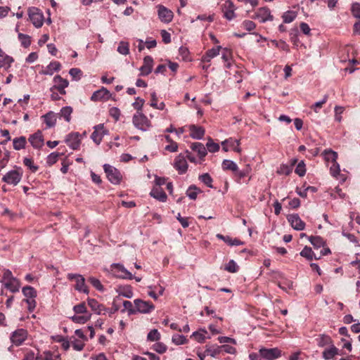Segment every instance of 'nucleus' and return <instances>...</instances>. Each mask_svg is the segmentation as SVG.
<instances>
[{"instance_id":"obj_1","label":"nucleus","mask_w":360,"mask_h":360,"mask_svg":"<svg viewBox=\"0 0 360 360\" xmlns=\"http://www.w3.org/2000/svg\"><path fill=\"white\" fill-rule=\"evenodd\" d=\"M132 122L136 129L143 131H148L151 127L150 121L142 112H136L133 115Z\"/></svg>"},{"instance_id":"obj_2","label":"nucleus","mask_w":360,"mask_h":360,"mask_svg":"<svg viewBox=\"0 0 360 360\" xmlns=\"http://www.w3.org/2000/svg\"><path fill=\"white\" fill-rule=\"evenodd\" d=\"M103 167L109 181L114 185L120 184L122 179L120 172L109 164H104Z\"/></svg>"},{"instance_id":"obj_3","label":"nucleus","mask_w":360,"mask_h":360,"mask_svg":"<svg viewBox=\"0 0 360 360\" xmlns=\"http://www.w3.org/2000/svg\"><path fill=\"white\" fill-rule=\"evenodd\" d=\"M28 15L35 27L39 28L43 25L44 19V15L39 8L36 7L30 8L28 9Z\"/></svg>"},{"instance_id":"obj_4","label":"nucleus","mask_w":360,"mask_h":360,"mask_svg":"<svg viewBox=\"0 0 360 360\" xmlns=\"http://www.w3.org/2000/svg\"><path fill=\"white\" fill-rule=\"evenodd\" d=\"M67 276L69 280H75L76 283L75 288L76 290L86 295L89 294V291L85 283V278L83 276L80 274H68Z\"/></svg>"},{"instance_id":"obj_5","label":"nucleus","mask_w":360,"mask_h":360,"mask_svg":"<svg viewBox=\"0 0 360 360\" xmlns=\"http://www.w3.org/2000/svg\"><path fill=\"white\" fill-rule=\"evenodd\" d=\"M53 82L54 84L50 88V91L56 90L60 95H65L66 94L65 88L69 85V82L66 79H63L60 75H56Z\"/></svg>"},{"instance_id":"obj_6","label":"nucleus","mask_w":360,"mask_h":360,"mask_svg":"<svg viewBox=\"0 0 360 360\" xmlns=\"http://www.w3.org/2000/svg\"><path fill=\"white\" fill-rule=\"evenodd\" d=\"M223 16L228 20H232L236 16L235 11L236 7L231 0H226L221 6Z\"/></svg>"},{"instance_id":"obj_7","label":"nucleus","mask_w":360,"mask_h":360,"mask_svg":"<svg viewBox=\"0 0 360 360\" xmlns=\"http://www.w3.org/2000/svg\"><path fill=\"white\" fill-rule=\"evenodd\" d=\"M260 353L262 359L264 360H276L281 356V351L277 348H260Z\"/></svg>"},{"instance_id":"obj_8","label":"nucleus","mask_w":360,"mask_h":360,"mask_svg":"<svg viewBox=\"0 0 360 360\" xmlns=\"http://www.w3.org/2000/svg\"><path fill=\"white\" fill-rule=\"evenodd\" d=\"M158 18L164 23H169L174 17L173 12L167 7L159 4L157 6Z\"/></svg>"},{"instance_id":"obj_9","label":"nucleus","mask_w":360,"mask_h":360,"mask_svg":"<svg viewBox=\"0 0 360 360\" xmlns=\"http://www.w3.org/2000/svg\"><path fill=\"white\" fill-rule=\"evenodd\" d=\"M81 138L79 132H72L67 135L65 141L71 149L77 150L80 146Z\"/></svg>"},{"instance_id":"obj_10","label":"nucleus","mask_w":360,"mask_h":360,"mask_svg":"<svg viewBox=\"0 0 360 360\" xmlns=\"http://www.w3.org/2000/svg\"><path fill=\"white\" fill-rule=\"evenodd\" d=\"M22 179V173L17 170L8 172L2 178V181L8 184L17 185Z\"/></svg>"},{"instance_id":"obj_11","label":"nucleus","mask_w":360,"mask_h":360,"mask_svg":"<svg viewBox=\"0 0 360 360\" xmlns=\"http://www.w3.org/2000/svg\"><path fill=\"white\" fill-rule=\"evenodd\" d=\"M188 163L186 158L182 154L177 155L174 162V167L179 174H185L188 170Z\"/></svg>"},{"instance_id":"obj_12","label":"nucleus","mask_w":360,"mask_h":360,"mask_svg":"<svg viewBox=\"0 0 360 360\" xmlns=\"http://www.w3.org/2000/svg\"><path fill=\"white\" fill-rule=\"evenodd\" d=\"M135 311L141 314H148L154 309L153 304L147 301H143L139 299L134 300Z\"/></svg>"},{"instance_id":"obj_13","label":"nucleus","mask_w":360,"mask_h":360,"mask_svg":"<svg viewBox=\"0 0 360 360\" xmlns=\"http://www.w3.org/2000/svg\"><path fill=\"white\" fill-rule=\"evenodd\" d=\"M112 268L117 277L128 280L133 279L134 275L130 271H129L122 264L119 263L113 264Z\"/></svg>"},{"instance_id":"obj_14","label":"nucleus","mask_w":360,"mask_h":360,"mask_svg":"<svg viewBox=\"0 0 360 360\" xmlns=\"http://www.w3.org/2000/svg\"><path fill=\"white\" fill-rule=\"evenodd\" d=\"M94 129V131L91 135V139L96 144L99 145L104 135L107 134V131L105 130L103 124H102L96 125Z\"/></svg>"},{"instance_id":"obj_15","label":"nucleus","mask_w":360,"mask_h":360,"mask_svg":"<svg viewBox=\"0 0 360 360\" xmlns=\"http://www.w3.org/2000/svg\"><path fill=\"white\" fill-rule=\"evenodd\" d=\"M290 226L297 231H302L304 229L305 223L301 219L297 214H290L287 217Z\"/></svg>"},{"instance_id":"obj_16","label":"nucleus","mask_w":360,"mask_h":360,"mask_svg":"<svg viewBox=\"0 0 360 360\" xmlns=\"http://www.w3.org/2000/svg\"><path fill=\"white\" fill-rule=\"evenodd\" d=\"M255 17L259 20L260 22L271 21L274 19L270 9L266 7L259 8L258 11L255 13Z\"/></svg>"},{"instance_id":"obj_17","label":"nucleus","mask_w":360,"mask_h":360,"mask_svg":"<svg viewBox=\"0 0 360 360\" xmlns=\"http://www.w3.org/2000/svg\"><path fill=\"white\" fill-rule=\"evenodd\" d=\"M26 338V330L24 329H18L12 333L11 340L13 345L19 346L25 340Z\"/></svg>"},{"instance_id":"obj_18","label":"nucleus","mask_w":360,"mask_h":360,"mask_svg":"<svg viewBox=\"0 0 360 360\" xmlns=\"http://www.w3.org/2000/svg\"><path fill=\"white\" fill-rule=\"evenodd\" d=\"M29 141L34 148L39 149L44 145V137L41 131L38 130L29 137Z\"/></svg>"},{"instance_id":"obj_19","label":"nucleus","mask_w":360,"mask_h":360,"mask_svg":"<svg viewBox=\"0 0 360 360\" xmlns=\"http://www.w3.org/2000/svg\"><path fill=\"white\" fill-rule=\"evenodd\" d=\"M153 59L151 56H147L143 58V65L140 68L141 75L147 76L153 70Z\"/></svg>"},{"instance_id":"obj_20","label":"nucleus","mask_w":360,"mask_h":360,"mask_svg":"<svg viewBox=\"0 0 360 360\" xmlns=\"http://www.w3.org/2000/svg\"><path fill=\"white\" fill-rule=\"evenodd\" d=\"M188 128L192 139L200 140L203 138L205 131L202 127L191 124Z\"/></svg>"},{"instance_id":"obj_21","label":"nucleus","mask_w":360,"mask_h":360,"mask_svg":"<svg viewBox=\"0 0 360 360\" xmlns=\"http://www.w3.org/2000/svg\"><path fill=\"white\" fill-rule=\"evenodd\" d=\"M46 124L47 128H52L56 126L57 122V114L49 111L41 117Z\"/></svg>"},{"instance_id":"obj_22","label":"nucleus","mask_w":360,"mask_h":360,"mask_svg":"<svg viewBox=\"0 0 360 360\" xmlns=\"http://www.w3.org/2000/svg\"><path fill=\"white\" fill-rule=\"evenodd\" d=\"M61 65L58 61L51 62L44 70L41 71L39 73L44 75H53L55 72L60 70Z\"/></svg>"},{"instance_id":"obj_23","label":"nucleus","mask_w":360,"mask_h":360,"mask_svg":"<svg viewBox=\"0 0 360 360\" xmlns=\"http://www.w3.org/2000/svg\"><path fill=\"white\" fill-rule=\"evenodd\" d=\"M190 147L192 150L198 153V157L200 158V160H204V158L207 154V152L206 148L202 143H192Z\"/></svg>"},{"instance_id":"obj_24","label":"nucleus","mask_w":360,"mask_h":360,"mask_svg":"<svg viewBox=\"0 0 360 360\" xmlns=\"http://www.w3.org/2000/svg\"><path fill=\"white\" fill-rule=\"evenodd\" d=\"M110 96V91L105 87H101L100 89L94 91L91 96V101H98L102 99H108Z\"/></svg>"},{"instance_id":"obj_25","label":"nucleus","mask_w":360,"mask_h":360,"mask_svg":"<svg viewBox=\"0 0 360 360\" xmlns=\"http://www.w3.org/2000/svg\"><path fill=\"white\" fill-rule=\"evenodd\" d=\"M150 195L162 202H165L167 198L165 191L160 187H154L150 192Z\"/></svg>"},{"instance_id":"obj_26","label":"nucleus","mask_w":360,"mask_h":360,"mask_svg":"<svg viewBox=\"0 0 360 360\" xmlns=\"http://www.w3.org/2000/svg\"><path fill=\"white\" fill-rule=\"evenodd\" d=\"M221 49V47L220 46H217L207 50L205 54L202 57V61L209 63L211 59L219 54Z\"/></svg>"},{"instance_id":"obj_27","label":"nucleus","mask_w":360,"mask_h":360,"mask_svg":"<svg viewBox=\"0 0 360 360\" xmlns=\"http://www.w3.org/2000/svg\"><path fill=\"white\" fill-rule=\"evenodd\" d=\"M217 238L223 240L224 243L228 244L230 246H238L243 244V242L241 240L237 239V238H232L229 236H224L220 233L217 234Z\"/></svg>"},{"instance_id":"obj_28","label":"nucleus","mask_w":360,"mask_h":360,"mask_svg":"<svg viewBox=\"0 0 360 360\" xmlns=\"http://www.w3.org/2000/svg\"><path fill=\"white\" fill-rule=\"evenodd\" d=\"M207 330L205 328H200L198 330L195 331L192 333L191 338H193L198 342H203L206 338H210V336H207Z\"/></svg>"},{"instance_id":"obj_29","label":"nucleus","mask_w":360,"mask_h":360,"mask_svg":"<svg viewBox=\"0 0 360 360\" xmlns=\"http://www.w3.org/2000/svg\"><path fill=\"white\" fill-rule=\"evenodd\" d=\"M88 305L96 315H101L104 309V307L94 299H89Z\"/></svg>"},{"instance_id":"obj_30","label":"nucleus","mask_w":360,"mask_h":360,"mask_svg":"<svg viewBox=\"0 0 360 360\" xmlns=\"http://www.w3.org/2000/svg\"><path fill=\"white\" fill-rule=\"evenodd\" d=\"M4 285L11 292H17L20 290V283L16 278H13L12 280L6 283Z\"/></svg>"},{"instance_id":"obj_31","label":"nucleus","mask_w":360,"mask_h":360,"mask_svg":"<svg viewBox=\"0 0 360 360\" xmlns=\"http://www.w3.org/2000/svg\"><path fill=\"white\" fill-rule=\"evenodd\" d=\"M330 172L333 176L340 179L342 181H345V177L343 175H340V165L337 162H332V165L330 167Z\"/></svg>"},{"instance_id":"obj_32","label":"nucleus","mask_w":360,"mask_h":360,"mask_svg":"<svg viewBox=\"0 0 360 360\" xmlns=\"http://www.w3.org/2000/svg\"><path fill=\"white\" fill-rule=\"evenodd\" d=\"M338 353V349L334 345L326 348L323 352V358L325 360H330L335 357Z\"/></svg>"},{"instance_id":"obj_33","label":"nucleus","mask_w":360,"mask_h":360,"mask_svg":"<svg viewBox=\"0 0 360 360\" xmlns=\"http://www.w3.org/2000/svg\"><path fill=\"white\" fill-rule=\"evenodd\" d=\"M27 144L26 138L23 136L13 139V148L16 150L24 149Z\"/></svg>"},{"instance_id":"obj_34","label":"nucleus","mask_w":360,"mask_h":360,"mask_svg":"<svg viewBox=\"0 0 360 360\" xmlns=\"http://www.w3.org/2000/svg\"><path fill=\"white\" fill-rule=\"evenodd\" d=\"M201 192V190L199 188H198L195 185H191L188 188L186 194L191 200H194L197 198L198 195Z\"/></svg>"},{"instance_id":"obj_35","label":"nucleus","mask_w":360,"mask_h":360,"mask_svg":"<svg viewBox=\"0 0 360 360\" xmlns=\"http://www.w3.org/2000/svg\"><path fill=\"white\" fill-rule=\"evenodd\" d=\"M206 352L208 354V356L214 358L217 357L221 353L220 346L217 345L206 346Z\"/></svg>"},{"instance_id":"obj_36","label":"nucleus","mask_w":360,"mask_h":360,"mask_svg":"<svg viewBox=\"0 0 360 360\" xmlns=\"http://www.w3.org/2000/svg\"><path fill=\"white\" fill-rule=\"evenodd\" d=\"M221 166L224 170H231L233 172H238V165L233 160H224Z\"/></svg>"},{"instance_id":"obj_37","label":"nucleus","mask_w":360,"mask_h":360,"mask_svg":"<svg viewBox=\"0 0 360 360\" xmlns=\"http://www.w3.org/2000/svg\"><path fill=\"white\" fill-rule=\"evenodd\" d=\"M198 179L200 182L203 183L205 185H206L208 188H212L213 185V179L208 173H204L198 176Z\"/></svg>"},{"instance_id":"obj_38","label":"nucleus","mask_w":360,"mask_h":360,"mask_svg":"<svg viewBox=\"0 0 360 360\" xmlns=\"http://www.w3.org/2000/svg\"><path fill=\"white\" fill-rule=\"evenodd\" d=\"M308 240L315 248L323 247L325 244L324 240L321 236H309Z\"/></svg>"},{"instance_id":"obj_39","label":"nucleus","mask_w":360,"mask_h":360,"mask_svg":"<svg viewBox=\"0 0 360 360\" xmlns=\"http://www.w3.org/2000/svg\"><path fill=\"white\" fill-rule=\"evenodd\" d=\"M72 112V108L70 106H65L60 109V116L63 117L64 120L69 122L71 120V114Z\"/></svg>"},{"instance_id":"obj_40","label":"nucleus","mask_w":360,"mask_h":360,"mask_svg":"<svg viewBox=\"0 0 360 360\" xmlns=\"http://www.w3.org/2000/svg\"><path fill=\"white\" fill-rule=\"evenodd\" d=\"M297 13L295 11H288L285 12L283 15L282 18L284 23H290L292 22L297 17Z\"/></svg>"},{"instance_id":"obj_41","label":"nucleus","mask_w":360,"mask_h":360,"mask_svg":"<svg viewBox=\"0 0 360 360\" xmlns=\"http://www.w3.org/2000/svg\"><path fill=\"white\" fill-rule=\"evenodd\" d=\"M22 292L26 299H32L37 297V291L32 286H25L22 288Z\"/></svg>"},{"instance_id":"obj_42","label":"nucleus","mask_w":360,"mask_h":360,"mask_svg":"<svg viewBox=\"0 0 360 360\" xmlns=\"http://www.w3.org/2000/svg\"><path fill=\"white\" fill-rule=\"evenodd\" d=\"M13 62L14 59L13 57L8 55H5L4 57L0 60V68H4V69L8 70Z\"/></svg>"},{"instance_id":"obj_43","label":"nucleus","mask_w":360,"mask_h":360,"mask_svg":"<svg viewBox=\"0 0 360 360\" xmlns=\"http://www.w3.org/2000/svg\"><path fill=\"white\" fill-rule=\"evenodd\" d=\"M224 270L230 273H236L239 270V266L233 259H231L225 265Z\"/></svg>"},{"instance_id":"obj_44","label":"nucleus","mask_w":360,"mask_h":360,"mask_svg":"<svg viewBox=\"0 0 360 360\" xmlns=\"http://www.w3.org/2000/svg\"><path fill=\"white\" fill-rule=\"evenodd\" d=\"M117 51L122 55H128L129 53V44L126 41H120L117 47Z\"/></svg>"},{"instance_id":"obj_45","label":"nucleus","mask_w":360,"mask_h":360,"mask_svg":"<svg viewBox=\"0 0 360 360\" xmlns=\"http://www.w3.org/2000/svg\"><path fill=\"white\" fill-rule=\"evenodd\" d=\"M18 37L19 41L21 43V45L23 47L27 48V47L30 46V45L31 44V39H30V37L29 35L25 34L22 33H19Z\"/></svg>"},{"instance_id":"obj_46","label":"nucleus","mask_w":360,"mask_h":360,"mask_svg":"<svg viewBox=\"0 0 360 360\" xmlns=\"http://www.w3.org/2000/svg\"><path fill=\"white\" fill-rule=\"evenodd\" d=\"M316 340L317 345L321 347H323L326 345L330 344L331 342L330 338L326 335H321L319 338L316 339Z\"/></svg>"},{"instance_id":"obj_47","label":"nucleus","mask_w":360,"mask_h":360,"mask_svg":"<svg viewBox=\"0 0 360 360\" xmlns=\"http://www.w3.org/2000/svg\"><path fill=\"white\" fill-rule=\"evenodd\" d=\"M330 196L334 199H344L346 197V194L342 191V189L339 186H337L331 191Z\"/></svg>"},{"instance_id":"obj_48","label":"nucleus","mask_w":360,"mask_h":360,"mask_svg":"<svg viewBox=\"0 0 360 360\" xmlns=\"http://www.w3.org/2000/svg\"><path fill=\"white\" fill-rule=\"evenodd\" d=\"M300 255L309 260H311L313 259V255H314V253L311 248L305 246L300 252Z\"/></svg>"},{"instance_id":"obj_49","label":"nucleus","mask_w":360,"mask_h":360,"mask_svg":"<svg viewBox=\"0 0 360 360\" xmlns=\"http://www.w3.org/2000/svg\"><path fill=\"white\" fill-rule=\"evenodd\" d=\"M13 278H15L13 276L12 272L9 269H4L3 276L0 279L1 283L4 285L6 283L8 282L9 281L12 280Z\"/></svg>"},{"instance_id":"obj_50","label":"nucleus","mask_w":360,"mask_h":360,"mask_svg":"<svg viewBox=\"0 0 360 360\" xmlns=\"http://www.w3.org/2000/svg\"><path fill=\"white\" fill-rule=\"evenodd\" d=\"M328 98V96L327 94L324 95L321 101H317L312 105L311 109H313L315 112H318L322 105L327 102Z\"/></svg>"},{"instance_id":"obj_51","label":"nucleus","mask_w":360,"mask_h":360,"mask_svg":"<svg viewBox=\"0 0 360 360\" xmlns=\"http://www.w3.org/2000/svg\"><path fill=\"white\" fill-rule=\"evenodd\" d=\"M207 151L208 150L210 153H215L219 150V146L218 143L213 142L212 139H209L207 144Z\"/></svg>"},{"instance_id":"obj_52","label":"nucleus","mask_w":360,"mask_h":360,"mask_svg":"<svg viewBox=\"0 0 360 360\" xmlns=\"http://www.w3.org/2000/svg\"><path fill=\"white\" fill-rule=\"evenodd\" d=\"M172 342L176 345H181L186 343L187 340L183 335L175 334L172 336Z\"/></svg>"},{"instance_id":"obj_53","label":"nucleus","mask_w":360,"mask_h":360,"mask_svg":"<svg viewBox=\"0 0 360 360\" xmlns=\"http://www.w3.org/2000/svg\"><path fill=\"white\" fill-rule=\"evenodd\" d=\"M325 158L327 161H331L332 162H336L338 158L337 153L331 150H326L324 151Z\"/></svg>"},{"instance_id":"obj_54","label":"nucleus","mask_w":360,"mask_h":360,"mask_svg":"<svg viewBox=\"0 0 360 360\" xmlns=\"http://www.w3.org/2000/svg\"><path fill=\"white\" fill-rule=\"evenodd\" d=\"M24 165L27 167L32 172H35L38 170L39 167L35 165L33 160L31 158H25L23 160Z\"/></svg>"},{"instance_id":"obj_55","label":"nucleus","mask_w":360,"mask_h":360,"mask_svg":"<svg viewBox=\"0 0 360 360\" xmlns=\"http://www.w3.org/2000/svg\"><path fill=\"white\" fill-rule=\"evenodd\" d=\"M351 12L355 18L360 20V4L358 2L353 3L351 7Z\"/></svg>"},{"instance_id":"obj_56","label":"nucleus","mask_w":360,"mask_h":360,"mask_svg":"<svg viewBox=\"0 0 360 360\" xmlns=\"http://www.w3.org/2000/svg\"><path fill=\"white\" fill-rule=\"evenodd\" d=\"M69 74L72 77V79L78 81L81 79L82 72L79 68H73L69 70Z\"/></svg>"},{"instance_id":"obj_57","label":"nucleus","mask_w":360,"mask_h":360,"mask_svg":"<svg viewBox=\"0 0 360 360\" xmlns=\"http://www.w3.org/2000/svg\"><path fill=\"white\" fill-rule=\"evenodd\" d=\"M295 172L300 176H304L306 173L305 164L303 160L300 161L296 166Z\"/></svg>"},{"instance_id":"obj_58","label":"nucleus","mask_w":360,"mask_h":360,"mask_svg":"<svg viewBox=\"0 0 360 360\" xmlns=\"http://www.w3.org/2000/svg\"><path fill=\"white\" fill-rule=\"evenodd\" d=\"M160 338V334L157 329L151 330L147 335L148 340L158 341Z\"/></svg>"},{"instance_id":"obj_59","label":"nucleus","mask_w":360,"mask_h":360,"mask_svg":"<svg viewBox=\"0 0 360 360\" xmlns=\"http://www.w3.org/2000/svg\"><path fill=\"white\" fill-rule=\"evenodd\" d=\"M292 171V166L288 165H281L278 169L279 174L289 175Z\"/></svg>"},{"instance_id":"obj_60","label":"nucleus","mask_w":360,"mask_h":360,"mask_svg":"<svg viewBox=\"0 0 360 360\" xmlns=\"http://www.w3.org/2000/svg\"><path fill=\"white\" fill-rule=\"evenodd\" d=\"M124 309L122 310V312H124V311H127L128 315H131L135 312V309L133 307L132 303L130 301H124L123 302Z\"/></svg>"},{"instance_id":"obj_61","label":"nucleus","mask_w":360,"mask_h":360,"mask_svg":"<svg viewBox=\"0 0 360 360\" xmlns=\"http://www.w3.org/2000/svg\"><path fill=\"white\" fill-rule=\"evenodd\" d=\"M229 141V148L232 149L233 151L240 153V148L239 147V141L236 139H227Z\"/></svg>"},{"instance_id":"obj_62","label":"nucleus","mask_w":360,"mask_h":360,"mask_svg":"<svg viewBox=\"0 0 360 360\" xmlns=\"http://www.w3.org/2000/svg\"><path fill=\"white\" fill-rule=\"evenodd\" d=\"M58 157H59V153H58L53 152V153H50L47 156L46 163L49 165H53L58 161Z\"/></svg>"},{"instance_id":"obj_63","label":"nucleus","mask_w":360,"mask_h":360,"mask_svg":"<svg viewBox=\"0 0 360 360\" xmlns=\"http://www.w3.org/2000/svg\"><path fill=\"white\" fill-rule=\"evenodd\" d=\"M272 43L278 49L286 52L289 51V46L285 41L281 40L277 41L276 40H272Z\"/></svg>"},{"instance_id":"obj_64","label":"nucleus","mask_w":360,"mask_h":360,"mask_svg":"<svg viewBox=\"0 0 360 360\" xmlns=\"http://www.w3.org/2000/svg\"><path fill=\"white\" fill-rule=\"evenodd\" d=\"M179 56L183 60H189V51L186 46H181L179 49Z\"/></svg>"}]
</instances>
